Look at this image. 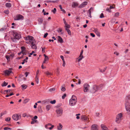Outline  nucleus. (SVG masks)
Returning <instances> with one entry per match:
<instances>
[{"instance_id": "f257e3e1", "label": "nucleus", "mask_w": 130, "mask_h": 130, "mask_svg": "<svg viewBox=\"0 0 130 130\" xmlns=\"http://www.w3.org/2000/svg\"><path fill=\"white\" fill-rule=\"evenodd\" d=\"M25 39L26 41V42L27 43L31 44L30 46L32 48L37 49V47L35 44L36 42L33 37L28 36L25 38Z\"/></svg>"}, {"instance_id": "f03ea898", "label": "nucleus", "mask_w": 130, "mask_h": 130, "mask_svg": "<svg viewBox=\"0 0 130 130\" xmlns=\"http://www.w3.org/2000/svg\"><path fill=\"white\" fill-rule=\"evenodd\" d=\"M13 38H12V40L14 42L16 41V39L19 40L21 38L20 35L16 32H13Z\"/></svg>"}, {"instance_id": "7ed1b4c3", "label": "nucleus", "mask_w": 130, "mask_h": 130, "mask_svg": "<svg viewBox=\"0 0 130 130\" xmlns=\"http://www.w3.org/2000/svg\"><path fill=\"white\" fill-rule=\"evenodd\" d=\"M77 102V98L75 96L73 95L72 98L69 100V105L71 106L75 105Z\"/></svg>"}, {"instance_id": "20e7f679", "label": "nucleus", "mask_w": 130, "mask_h": 130, "mask_svg": "<svg viewBox=\"0 0 130 130\" xmlns=\"http://www.w3.org/2000/svg\"><path fill=\"white\" fill-rule=\"evenodd\" d=\"M122 114L121 113L118 114L116 116V122L118 123H120L122 120Z\"/></svg>"}, {"instance_id": "39448f33", "label": "nucleus", "mask_w": 130, "mask_h": 130, "mask_svg": "<svg viewBox=\"0 0 130 130\" xmlns=\"http://www.w3.org/2000/svg\"><path fill=\"white\" fill-rule=\"evenodd\" d=\"M125 108L128 113L130 114V103L127 101L125 104Z\"/></svg>"}, {"instance_id": "423d86ee", "label": "nucleus", "mask_w": 130, "mask_h": 130, "mask_svg": "<svg viewBox=\"0 0 130 130\" xmlns=\"http://www.w3.org/2000/svg\"><path fill=\"white\" fill-rule=\"evenodd\" d=\"M21 117V115L19 114H15L13 115L12 116L13 119L15 121L20 119Z\"/></svg>"}, {"instance_id": "0eeeda50", "label": "nucleus", "mask_w": 130, "mask_h": 130, "mask_svg": "<svg viewBox=\"0 0 130 130\" xmlns=\"http://www.w3.org/2000/svg\"><path fill=\"white\" fill-rule=\"evenodd\" d=\"M99 86H97L96 85H94L92 89L91 90V92L92 93L95 92L98 90H99Z\"/></svg>"}, {"instance_id": "6e6552de", "label": "nucleus", "mask_w": 130, "mask_h": 130, "mask_svg": "<svg viewBox=\"0 0 130 130\" xmlns=\"http://www.w3.org/2000/svg\"><path fill=\"white\" fill-rule=\"evenodd\" d=\"M56 112L58 117L61 116L63 110L61 108H58L56 110Z\"/></svg>"}, {"instance_id": "1a4fd4ad", "label": "nucleus", "mask_w": 130, "mask_h": 130, "mask_svg": "<svg viewBox=\"0 0 130 130\" xmlns=\"http://www.w3.org/2000/svg\"><path fill=\"white\" fill-rule=\"evenodd\" d=\"M84 91L85 92L88 91L89 90L90 86L87 84H86L84 85Z\"/></svg>"}, {"instance_id": "9d476101", "label": "nucleus", "mask_w": 130, "mask_h": 130, "mask_svg": "<svg viewBox=\"0 0 130 130\" xmlns=\"http://www.w3.org/2000/svg\"><path fill=\"white\" fill-rule=\"evenodd\" d=\"M23 17L20 14L17 15L14 18V20H23Z\"/></svg>"}, {"instance_id": "9b49d317", "label": "nucleus", "mask_w": 130, "mask_h": 130, "mask_svg": "<svg viewBox=\"0 0 130 130\" xmlns=\"http://www.w3.org/2000/svg\"><path fill=\"white\" fill-rule=\"evenodd\" d=\"M21 48L22 50V51L18 53L19 55L21 53H22L23 55H26L27 53V51L25 50V47L24 46H22Z\"/></svg>"}, {"instance_id": "f8f14e48", "label": "nucleus", "mask_w": 130, "mask_h": 130, "mask_svg": "<svg viewBox=\"0 0 130 130\" xmlns=\"http://www.w3.org/2000/svg\"><path fill=\"white\" fill-rule=\"evenodd\" d=\"M54 125H52L51 123H49L45 125V127L46 128L49 129L50 130H51L54 127Z\"/></svg>"}, {"instance_id": "ddd939ff", "label": "nucleus", "mask_w": 130, "mask_h": 130, "mask_svg": "<svg viewBox=\"0 0 130 130\" xmlns=\"http://www.w3.org/2000/svg\"><path fill=\"white\" fill-rule=\"evenodd\" d=\"M91 130H98V126L96 124H93L91 126Z\"/></svg>"}, {"instance_id": "4468645a", "label": "nucleus", "mask_w": 130, "mask_h": 130, "mask_svg": "<svg viewBox=\"0 0 130 130\" xmlns=\"http://www.w3.org/2000/svg\"><path fill=\"white\" fill-rule=\"evenodd\" d=\"M88 117L86 116L82 115L80 117V118L83 121H87Z\"/></svg>"}, {"instance_id": "2eb2a0df", "label": "nucleus", "mask_w": 130, "mask_h": 130, "mask_svg": "<svg viewBox=\"0 0 130 130\" xmlns=\"http://www.w3.org/2000/svg\"><path fill=\"white\" fill-rule=\"evenodd\" d=\"M94 31L98 36L99 37L100 36V33L99 32L98 29L97 28L95 29L94 30Z\"/></svg>"}, {"instance_id": "dca6fc26", "label": "nucleus", "mask_w": 130, "mask_h": 130, "mask_svg": "<svg viewBox=\"0 0 130 130\" xmlns=\"http://www.w3.org/2000/svg\"><path fill=\"white\" fill-rule=\"evenodd\" d=\"M101 127L102 130H109L107 127L103 124L101 125Z\"/></svg>"}, {"instance_id": "f3484780", "label": "nucleus", "mask_w": 130, "mask_h": 130, "mask_svg": "<svg viewBox=\"0 0 130 130\" xmlns=\"http://www.w3.org/2000/svg\"><path fill=\"white\" fill-rule=\"evenodd\" d=\"M87 2H85L82 4L79 7L80 8H83L87 5Z\"/></svg>"}, {"instance_id": "a211bd4d", "label": "nucleus", "mask_w": 130, "mask_h": 130, "mask_svg": "<svg viewBox=\"0 0 130 130\" xmlns=\"http://www.w3.org/2000/svg\"><path fill=\"white\" fill-rule=\"evenodd\" d=\"M12 72V71H8V70H6L5 72V74L8 75L10 73Z\"/></svg>"}, {"instance_id": "6ab92c4d", "label": "nucleus", "mask_w": 130, "mask_h": 130, "mask_svg": "<svg viewBox=\"0 0 130 130\" xmlns=\"http://www.w3.org/2000/svg\"><path fill=\"white\" fill-rule=\"evenodd\" d=\"M78 4L76 2H73L72 4V7H75L77 6H78Z\"/></svg>"}, {"instance_id": "aec40b11", "label": "nucleus", "mask_w": 130, "mask_h": 130, "mask_svg": "<svg viewBox=\"0 0 130 130\" xmlns=\"http://www.w3.org/2000/svg\"><path fill=\"white\" fill-rule=\"evenodd\" d=\"M62 126L61 123L59 124V125L57 126V129L58 130H61L62 129Z\"/></svg>"}, {"instance_id": "412c9836", "label": "nucleus", "mask_w": 130, "mask_h": 130, "mask_svg": "<svg viewBox=\"0 0 130 130\" xmlns=\"http://www.w3.org/2000/svg\"><path fill=\"white\" fill-rule=\"evenodd\" d=\"M58 41L59 42L61 43H62L63 42V40L62 38L59 36H58Z\"/></svg>"}, {"instance_id": "4be33fe9", "label": "nucleus", "mask_w": 130, "mask_h": 130, "mask_svg": "<svg viewBox=\"0 0 130 130\" xmlns=\"http://www.w3.org/2000/svg\"><path fill=\"white\" fill-rule=\"evenodd\" d=\"M83 55L81 56L80 55L79 57L78 58V62H79L80 61H81L82 58H83Z\"/></svg>"}, {"instance_id": "5701e85b", "label": "nucleus", "mask_w": 130, "mask_h": 130, "mask_svg": "<svg viewBox=\"0 0 130 130\" xmlns=\"http://www.w3.org/2000/svg\"><path fill=\"white\" fill-rule=\"evenodd\" d=\"M7 112L6 110H4L1 113V117L3 116V115H5L7 114Z\"/></svg>"}, {"instance_id": "b1692460", "label": "nucleus", "mask_w": 130, "mask_h": 130, "mask_svg": "<svg viewBox=\"0 0 130 130\" xmlns=\"http://www.w3.org/2000/svg\"><path fill=\"white\" fill-rule=\"evenodd\" d=\"M126 100L127 101H130V95H129L126 96Z\"/></svg>"}, {"instance_id": "393cba45", "label": "nucleus", "mask_w": 130, "mask_h": 130, "mask_svg": "<svg viewBox=\"0 0 130 130\" xmlns=\"http://www.w3.org/2000/svg\"><path fill=\"white\" fill-rule=\"evenodd\" d=\"M8 84V83H6L5 82H4L2 84V87L5 86H7Z\"/></svg>"}, {"instance_id": "a878e982", "label": "nucleus", "mask_w": 130, "mask_h": 130, "mask_svg": "<svg viewBox=\"0 0 130 130\" xmlns=\"http://www.w3.org/2000/svg\"><path fill=\"white\" fill-rule=\"evenodd\" d=\"M6 7H10L11 6V5L10 3H7L5 5Z\"/></svg>"}, {"instance_id": "bb28decb", "label": "nucleus", "mask_w": 130, "mask_h": 130, "mask_svg": "<svg viewBox=\"0 0 130 130\" xmlns=\"http://www.w3.org/2000/svg\"><path fill=\"white\" fill-rule=\"evenodd\" d=\"M65 29L67 31L68 34L69 35H71V32L69 29L67 28H65Z\"/></svg>"}, {"instance_id": "cd10ccee", "label": "nucleus", "mask_w": 130, "mask_h": 130, "mask_svg": "<svg viewBox=\"0 0 130 130\" xmlns=\"http://www.w3.org/2000/svg\"><path fill=\"white\" fill-rule=\"evenodd\" d=\"M21 86L22 89H25L26 88L27 86L26 85L23 84Z\"/></svg>"}, {"instance_id": "c85d7f7f", "label": "nucleus", "mask_w": 130, "mask_h": 130, "mask_svg": "<svg viewBox=\"0 0 130 130\" xmlns=\"http://www.w3.org/2000/svg\"><path fill=\"white\" fill-rule=\"evenodd\" d=\"M38 21L39 22V24H41L42 23L43 20L42 19L40 18L38 19Z\"/></svg>"}, {"instance_id": "c756f323", "label": "nucleus", "mask_w": 130, "mask_h": 130, "mask_svg": "<svg viewBox=\"0 0 130 130\" xmlns=\"http://www.w3.org/2000/svg\"><path fill=\"white\" fill-rule=\"evenodd\" d=\"M35 80L37 84H38L39 83V79L38 77H37V75L35 77Z\"/></svg>"}, {"instance_id": "7c9ffc66", "label": "nucleus", "mask_w": 130, "mask_h": 130, "mask_svg": "<svg viewBox=\"0 0 130 130\" xmlns=\"http://www.w3.org/2000/svg\"><path fill=\"white\" fill-rule=\"evenodd\" d=\"M119 12H117L115 13L114 15V17H118L119 15Z\"/></svg>"}, {"instance_id": "2f4dec72", "label": "nucleus", "mask_w": 130, "mask_h": 130, "mask_svg": "<svg viewBox=\"0 0 130 130\" xmlns=\"http://www.w3.org/2000/svg\"><path fill=\"white\" fill-rule=\"evenodd\" d=\"M65 27L66 28H67L68 29L70 27V26L67 24H66L65 25Z\"/></svg>"}, {"instance_id": "473e14b6", "label": "nucleus", "mask_w": 130, "mask_h": 130, "mask_svg": "<svg viewBox=\"0 0 130 130\" xmlns=\"http://www.w3.org/2000/svg\"><path fill=\"white\" fill-rule=\"evenodd\" d=\"M50 108V105H47L46 106V109L47 111L49 110Z\"/></svg>"}, {"instance_id": "72a5a7b5", "label": "nucleus", "mask_w": 130, "mask_h": 130, "mask_svg": "<svg viewBox=\"0 0 130 130\" xmlns=\"http://www.w3.org/2000/svg\"><path fill=\"white\" fill-rule=\"evenodd\" d=\"M6 27H5L3 28H2L1 29V31H5L6 29Z\"/></svg>"}, {"instance_id": "f704fd0d", "label": "nucleus", "mask_w": 130, "mask_h": 130, "mask_svg": "<svg viewBox=\"0 0 130 130\" xmlns=\"http://www.w3.org/2000/svg\"><path fill=\"white\" fill-rule=\"evenodd\" d=\"M56 102V100H54L53 101H51L50 102L52 104H55Z\"/></svg>"}, {"instance_id": "c9c22d12", "label": "nucleus", "mask_w": 130, "mask_h": 130, "mask_svg": "<svg viewBox=\"0 0 130 130\" xmlns=\"http://www.w3.org/2000/svg\"><path fill=\"white\" fill-rule=\"evenodd\" d=\"M45 74L47 75V76H50L51 75V73H50L48 72H45Z\"/></svg>"}, {"instance_id": "e433bc0d", "label": "nucleus", "mask_w": 130, "mask_h": 130, "mask_svg": "<svg viewBox=\"0 0 130 130\" xmlns=\"http://www.w3.org/2000/svg\"><path fill=\"white\" fill-rule=\"evenodd\" d=\"M88 12L89 13V15H88L89 17L91 18V11L90 10H88Z\"/></svg>"}, {"instance_id": "4c0bfd02", "label": "nucleus", "mask_w": 130, "mask_h": 130, "mask_svg": "<svg viewBox=\"0 0 130 130\" xmlns=\"http://www.w3.org/2000/svg\"><path fill=\"white\" fill-rule=\"evenodd\" d=\"M4 12L6 14H8L9 13V11L8 10H7L4 11Z\"/></svg>"}, {"instance_id": "58836bf2", "label": "nucleus", "mask_w": 130, "mask_h": 130, "mask_svg": "<svg viewBox=\"0 0 130 130\" xmlns=\"http://www.w3.org/2000/svg\"><path fill=\"white\" fill-rule=\"evenodd\" d=\"M106 69V68H104L103 70H102V69H100V72H103L105 71Z\"/></svg>"}, {"instance_id": "ea45409f", "label": "nucleus", "mask_w": 130, "mask_h": 130, "mask_svg": "<svg viewBox=\"0 0 130 130\" xmlns=\"http://www.w3.org/2000/svg\"><path fill=\"white\" fill-rule=\"evenodd\" d=\"M103 85H104L103 84H101L99 86V90L102 89V87L103 86Z\"/></svg>"}, {"instance_id": "a19ab883", "label": "nucleus", "mask_w": 130, "mask_h": 130, "mask_svg": "<svg viewBox=\"0 0 130 130\" xmlns=\"http://www.w3.org/2000/svg\"><path fill=\"white\" fill-rule=\"evenodd\" d=\"M10 120V117L7 118L5 119V121H9Z\"/></svg>"}, {"instance_id": "79ce46f5", "label": "nucleus", "mask_w": 130, "mask_h": 130, "mask_svg": "<svg viewBox=\"0 0 130 130\" xmlns=\"http://www.w3.org/2000/svg\"><path fill=\"white\" fill-rule=\"evenodd\" d=\"M55 90V88H53L52 89H50L49 90V91L50 92H52L53 91H54Z\"/></svg>"}, {"instance_id": "37998d69", "label": "nucleus", "mask_w": 130, "mask_h": 130, "mask_svg": "<svg viewBox=\"0 0 130 130\" xmlns=\"http://www.w3.org/2000/svg\"><path fill=\"white\" fill-rule=\"evenodd\" d=\"M66 90V88L63 87L62 86V88L61 89V91H65Z\"/></svg>"}, {"instance_id": "c03bdc74", "label": "nucleus", "mask_w": 130, "mask_h": 130, "mask_svg": "<svg viewBox=\"0 0 130 130\" xmlns=\"http://www.w3.org/2000/svg\"><path fill=\"white\" fill-rule=\"evenodd\" d=\"M104 17V14L103 13H102L101 14L100 17L101 18H103Z\"/></svg>"}, {"instance_id": "a18cd8bd", "label": "nucleus", "mask_w": 130, "mask_h": 130, "mask_svg": "<svg viewBox=\"0 0 130 130\" xmlns=\"http://www.w3.org/2000/svg\"><path fill=\"white\" fill-rule=\"evenodd\" d=\"M66 96V94H64L62 96V99H64L65 97Z\"/></svg>"}, {"instance_id": "49530a36", "label": "nucleus", "mask_w": 130, "mask_h": 130, "mask_svg": "<svg viewBox=\"0 0 130 130\" xmlns=\"http://www.w3.org/2000/svg\"><path fill=\"white\" fill-rule=\"evenodd\" d=\"M56 9L55 8H54V9L53 10H52V12H53L54 13H55L56 12Z\"/></svg>"}, {"instance_id": "de8ad7c7", "label": "nucleus", "mask_w": 130, "mask_h": 130, "mask_svg": "<svg viewBox=\"0 0 130 130\" xmlns=\"http://www.w3.org/2000/svg\"><path fill=\"white\" fill-rule=\"evenodd\" d=\"M6 58L8 60H9L10 58V56H6Z\"/></svg>"}, {"instance_id": "09e8293b", "label": "nucleus", "mask_w": 130, "mask_h": 130, "mask_svg": "<svg viewBox=\"0 0 130 130\" xmlns=\"http://www.w3.org/2000/svg\"><path fill=\"white\" fill-rule=\"evenodd\" d=\"M32 120H33V121H32L31 122V124H34L37 121V120H33V119H32Z\"/></svg>"}, {"instance_id": "8fccbe9b", "label": "nucleus", "mask_w": 130, "mask_h": 130, "mask_svg": "<svg viewBox=\"0 0 130 130\" xmlns=\"http://www.w3.org/2000/svg\"><path fill=\"white\" fill-rule=\"evenodd\" d=\"M4 129L5 130H6L7 129H11L10 128L8 127H6L4 128Z\"/></svg>"}, {"instance_id": "3c124183", "label": "nucleus", "mask_w": 130, "mask_h": 130, "mask_svg": "<svg viewBox=\"0 0 130 130\" xmlns=\"http://www.w3.org/2000/svg\"><path fill=\"white\" fill-rule=\"evenodd\" d=\"M48 35V33H45L44 34V36H43L44 38H46V37Z\"/></svg>"}, {"instance_id": "603ef678", "label": "nucleus", "mask_w": 130, "mask_h": 130, "mask_svg": "<svg viewBox=\"0 0 130 130\" xmlns=\"http://www.w3.org/2000/svg\"><path fill=\"white\" fill-rule=\"evenodd\" d=\"M47 101V100H44L43 101H42V104H43L44 103H45Z\"/></svg>"}, {"instance_id": "864d4df0", "label": "nucleus", "mask_w": 130, "mask_h": 130, "mask_svg": "<svg viewBox=\"0 0 130 130\" xmlns=\"http://www.w3.org/2000/svg\"><path fill=\"white\" fill-rule=\"evenodd\" d=\"M90 35L92 36L93 37H95V35L93 33H91Z\"/></svg>"}, {"instance_id": "5fc2aeb1", "label": "nucleus", "mask_w": 130, "mask_h": 130, "mask_svg": "<svg viewBox=\"0 0 130 130\" xmlns=\"http://www.w3.org/2000/svg\"><path fill=\"white\" fill-rule=\"evenodd\" d=\"M60 58L62 59V60L63 62V61H65L64 60V59L63 58V56H62V55L61 56H60Z\"/></svg>"}, {"instance_id": "6e6d98bb", "label": "nucleus", "mask_w": 130, "mask_h": 130, "mask_svg": "<svg viewBox=\"0 0 130 130\" xmlns=\"http://www.w3.org/2000/svg\"><path fill=\"white\" fill-rule=\"evenodd\" d=\"M63 20L65 25L67 24L64 18L63 19Z\"/></svg>"}, {"instance_id": "4d7b16f0", "label": "nucleus", "mask_w": 130, "mask_h": 130, "mask_svg": "<svg viewBox=\"0 0 130 130\" xmlns=\"http://www.w3.org/2000/svg\"><path fill=\"white\" fill-rule=\"evenodd\" d=\"M28 74L29 73L28 72H25V76L26 77H27V76Z\"/></svg>"}, {"instance_id": "13d9d810", "label": "nucleus", "mask_w": 130, "mask_h": 130, "mask_svg": "<svg viewBox=\"0 0 130 130\" xmlns=\"http://www.w3.org/2000/svg\"><path fill=\"white\" fill-rule=\"evenodd\" d=\"M10 91H11V90H6L4 91V92H10Z\"/></svg>"}, {"instance_id": "bf43d9fd", "label": "nucleus", "mask_w": 130, "mask_h": 130, "mask_svg": "<svg viewBox=\"0 0 130 130\" xmlns=\"http://www.w3.org/2000/svg\"><path fill=\"white\" fill-rule=\"evenodd\" d=\"M27 114L26 113H24L22 115V117H25L27 116Z\"/></svg>"}, {"instance_id": "052dcab7", "label": "nucleus", "mask_w": 130, "mask_h": 130, "mask_svg": "<svg viewBox=\"0 0 130 130\" xmlns=\"http://www.w3.org/2000/svg\"><path fill=\"white\" fill-rule=\"evenodd\" d=\"M114 54H116L117 56H118L119 55V53H117V52H115L114 53Z\"/></svg>"}, {"instance_id": "680f3d73", "label": "nucleus", "mask_w": 130, "mask_h": 130, "mask_svg": "<svg viewBox=\"0 0 130 130\" xmlns=\"http://www.w3.org/2000/svg\"><path fill=\"white\" fill-rule=\"evenodd\" d=\"M83 50H82L81 53H80V56L83 55Z\"/></svg>"}, {"instance_id": "e2e57ef3", "label": "nucleus", "mask_w": 130, "mask_h": 130, "mask_svg": "<svg viewBox=\"0 0 130 130\" xmlns=\"http://www.w3.org/2000/svg\"><path fill=\"white\" fill-rule=\"evenodd\" d=\"M48 58L47 56V57H46L45 58L44 60H46V61L48 60Z\"/></svg>"}, {"instance_id": "0e129e2a", "label": "nucleus", "mask_w": 130, "mask_h": 130, "mask_svg": "<svg viewBox=\"0 0 130 130\" xmlns=\"http://www.w3.org/2000/svg\"><path fill=\"white\" fill-rule=\"evenodd\" d=\"M100 115V114L99 113H96V116L98 117Z\"/></svg>"}, {"instance_id": "69168bd1", "label": "nucleus", "mask_w": 130, "mask_h": 130, "mask_svg": "<svg viewBox=\"0 0 130 130\" xmlns=\"http://www.w3.org/2000/svg\"><path fill=\"white\" fill-rule=\"evenodd\" d=\"M65 65V61H63V64L62 66L63 67H64Z\"/></svg>"}, {"instance_id": "338daca9", "label": "nucleus", "mask_w": 130, "mask_h": 130, "mask_svg": "<svg viewBox=\"0 0 130 130\" xmlns=\"http://www.w3.org/2000/svg\"><path fill=\"white\" fill-rule=\"evenodd\" d=\"M38 118V117L37 116H35L34 117V119H37V118Z\"/></svg>"}, {"instance_id": "774afa93", "label": "nucleus", "mask_w": 130, "mask_h": 130, "mask_svg": "<svg viewBox=\"0 0 130 130\" xmlns=\"http://www.w3.org/2000/svg\"><path fill=\"white\" fill-rule=\"evenodd\" d=\"M62 31V30L61 29H60L57 30V31L59 32H61Z\"/></svg>"}]
</instances>
